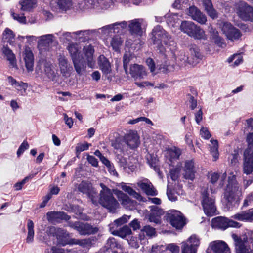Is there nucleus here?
Wrapping results in <instances>:
<instances>
[{
    "label": "nucleus",
    "instance_id": "1",
    "mask_svg": "<svg viewBox=\"0 0 253 253\" xmlns=\"http://www.w3.org/2000/svg\"><path fill=\"white\" fill-rule=\"evenodd\" d=\"M228 182L224 192V199L226 208L230 210L239 205L241 191L236 181V176L232 173L228 177Z\"/></svg>",
    "mask_w": 253,
    "mask_h": 253
},
{
    "label": "nucleus",
    "instance_id": "2",
    "mask_svg": "<svg viewBox=\"0 0 253 253\" xmlns=\"http://www.w3.org/2000/svg\"><path fill=\"white\" fill-rule=\"evenodd\" d=\"M151 39L154 45H156L157 50L162 54L164 55L165 48L163 43L168 47L171 46L169 49L174 51L176 47L175 42L172 40L171 37L169 33L160 25L154 28L152 32Z\"/></svg>",
    "mask_w": 253,
    "mask_h": 253
},
{
    "label": "nucleus",
    "instance_id": "3",
    "mask_svg": "<svg viewBox=\"0 0 253 253\" xmlns=\"http://www.w3.org/2000/svg\"><path fill=\"white\" fill-rule=\"evenodd\" d=\"M101 187L99 194L97 204L99 203L102 207L109 210L110 212L115 213L120 207V204L113 196L111 190L102 183H100Z\"/></svg>",
    "mask_w": 253,
    "mask_h": 253
},
{
    "label": "nucleus",
    "instance_id": "4",
    "mask_svg": "<svg viewBox=\"0 0 253 253\" xmlns=\"http://www.w3.org/2000/svg\"><path fill=\"white\" fill-rule=\"evenodd\" d=\"M248 147L244 152L243 171L247 175L253 172V132L249 133L246 138Z\"/></svg>",
    "mask_w": 253,
    "mask_h": 253
},
{
    "label": "nucleus",
    "instance_id": "5",
    "mask_svg": "<svg viewBox=\"0 0 253 253\" xmlns=\"http://www.w3.org/2000/svg\"><path fill=\"white\" fill-rule=\"evenodd\" d=\"M232 237L234 241L236 253H253V239L247 236H238L233 234Z\"/></svg>",
    "mask_w": 253,
    "mask_h": 253
},
{
    "label": "nucleus",
    "instance_id": "6",
    "mask_svg": "<svg viewBox=\"0 0 253 253\" xmlns=\"http://www.w3.org/2000/svg\"><path fill=\"white\" fill-rule=\"evenodd\" d=\"M69 226L76 230L81 235L85 236L94 234L98 231V228L93 227L88 223L82 222H69Z\"/></svg>",
    "mask_w": 253,
    "mask_h": 253
},
{
    "label": "nucleus",
    "instance_id": "7",
    "mask_svg": "<svg viewBox=\"0 0 253 253\" xmlns=\"http://www.w3.org/2000/svg\"><path fill=\"white\" fill-rule=\"evenodd\" d=\"M202 205L205 214L208 216H213L216 211L214 199L209 197V194L206 189L202 192Z\"/></svg>",
    "mask_w": 253,
    "mask_h": 253
},
{
    "label": "nucleus",
    "instance_id": "8",
    "mask_svg": "<svg viewBox=\"0 0 253 253\" xmlns=\"http://www.w3.org/2000/svg\"><path fill=\"white\" fill-rule=\"evenodd\" d=\"M168 218L170 224L176 229H181L186 224V219L179 211L171 210L168 213Z\"/></svg>",
    "mask_w": 253,
    "mask_h": 253
},
{
    "label": "nucleus",
    "instance_id": "9",
    "mask_svg": "<svg viewBox=\"0 0 253 253\" xmlns=\"http://www.w3.org/2000/svg\"><path fill=\"white\" fill-rule=\"evenodd\" d=\"M78 189L80 192L86 194L93 204L97 205V192L93 188L91 183L85 181H82L79 184Z\"/></svg>",
    "mask_w": 253,
    "mask_h": 253
},
{
    "label": "nucleus",
    "instance_id": "10",
    "mask_svg": "<svg viewBox=\"0 0 253 253\" xmlns=\"http://www.w3.org/2000/svg\"><path fill=\"white\" fill-rule=\"evenodd\" d=\"M92 31L90 30H81L75 32H64L62 34L61 39H66L67 42H71L72 40L79 41V42H84V41L88 38V35Z\"/></svg>",
    "mask_w": 253,
    "mask_h": 253
},
{
    "label": "nucleus",
    "instance_id": "11",
    "mask_svg": "<svg viewBox=\"0 0 253 253\" xmlns=\"http://www.w3.org/2000/svg\"><path fill=\"white\" fill-rule=\"evenodd\" d=\"M220 26L222 31L229 40H238L241 36L240 30L234 27L230 23L222 22Z\"/></svg>",
    "mask_w": 253,
    "mask_h": 253
},
{
    "label": "nucleus",
    "instance_id": "12",
    "mask_svg": "<svg viewBox=\"0 0 253 253\" xmlns=\"http://www.w3.org/2000/svg\"><path fill=\"white\" fill-rule=\"evenodd\" d=\"M128 73L135 81L144 79L148 74L144 66L136 63L130 65Z\"/></svg>",
    "mask_w": 253,
    "mask_h": 253
},
{
    "label": "nucleus",
    "instance_id": "13",
    "mask_svg": "<svg viewBox=\"0 0 253 253\" xmlns=\"http://www.w3.org/2000/svg\"><path fill=\"white\" fill-rule=\"evenodd\" d=\"M181 244L182 253H197L200 241L196 236L192 235L187 241L182 242Z\"/></svg>",
    "mask_w": 253,
    "mask_h": 253
},
{
    "label": "nucleus",
    "instance_id": "14",
    "mask_svg": "<svg viewBox=\"0 0 253 253\" xmlns=\"http://www.w3.org/2000/svg\"><path fill=\"white\" fill-rule=\"evenodd\" d=\"M57 61L62 75L66 78L70 76L73 71V67L67 58L64 54H60L58 56Z\"/></svg>",
    "mask_w": 253,
    "mask_h": 253
},
{
    "label": "nucleus",
    "instance_id": "15",
    "mask_svg": "<svg viewBox=\"0 0 253 253\" xmlns=\"http://www.w3.org/2000/svg\"><path fill=\"white\" fill-rule=\"evenodd\" d=\"M127 23L126 21H122L120 22H116L115 23L106 25L102 27L101 28L98 29V31L96 30H92V31L90 33H101L103 35H108L111 33L118 32L119 31L118 26H120L122 28H125L126 27Z\"/></svg>",
    "mask_w": 253,
    "mask_h": 253
},
{
    "label": "nucleus",
    "instance_id": "16",
    "mask_svg": "<svg viewBox=\"0 0 253 253\" xmlns=\"http://www.w3.org/2000/svg\"><path fill=\"white\" fill-rule=\"evenodd\" d=\"M129 149L137 148L140 144V138L135 131L130 130L123 137Z\"/></svg>",
    "mask_w": 253,
    "mask_h": 253
},
{
    "label": "nucleus",
    "instance_id": "17",
    "mask_svg": "<svg viewBox=\"0 0 253 253\" xmlns=\"http://www.w3.org/2000/svg\"><path fill=\"white\" fill-rule=\"evenodd\" d=\"M203 58V55L199 47L195 44L189 46V55L187 60L189 64L196 65Z\"/></svg>",
    "mask_w": 253,
    "mask_h": 253
},
{
    "label": "nucleus",
    "instance_id": "18",
    "mask_svg": "<svg viewBox=\"0 0 253 253\" xmlns=\"http://www.w3.org/2000/svg\"><path fill=\"white\" fill-rule=\"evenodd\" d=\"M110 142L111 146L116 150V152H120L124 155L127 154L128 146L123 137H116L114 139L111 140Z\"/></svg>",
    "mask_w": 253,
    "mask_h": 253
},
{
    "label": "nucleus",
    "instance_id": "19",
    "mask_svg": "<svg viewBox=\"0 0 253 253\" xmlns=\"http://www.w3.org/2000/svg\"><path fill=\"white\" fill-rule=\"evenodd\" d=\"M237 13L243 20L250 21L253 20V8L246 3L239 6Z\"/></svg>",
    "mask_w": 253,
    "mask_h": 253
},
{
    "label": "nucleus",
    "instance_id": "20",
    "mask_svg": "<svg viewBox=\"0 0 253 253\" xmlns=\"http://www.w3.org/2000/svg\"><path fill=\"white\" fill-rule=\"evenodd\" d=\"M47 219L49 222L55 224L62 220H69L71 217L63 211H52L46 213Z\"/></svg>",
    "mask_w": 253,
    "mask_h": 253
},
{
    "label": "nucleus",
    "instance_id": "21",
    "mask_svg": "<svg viewBox=\"0 0 253 253\" xmlns=\"http://www.w3.org/2000/svg\"><path fill=\"white\" fill-rule=\"evenodd\" d=\"M188 15L194 21L201 24L207 22L206 16L196 6H190L188 9Z\"/></svg>",
    "mask_w": 253,
    "mask_h": 253
},
{
    "label": "nucleus",
    "instance_id": "22",
    "mask_svg": "<svg viewBox=\"0 0 253 253\" xmlns=\"http://www.w3.org/2000/svg\"><path fill=\"white\" fill-rule=\"evenodd\" d=\"M210 246L214 253H230L228 245L223 241H215L211 242Z\"/></svg>",
    "mask_w": 253,
    "mask_h": 253
},
{
    "label": "nucleus",
    "instance_id": "23",
    "mask_svg": "<svg viewBox=\"0 0 253 253\" xmlns=\"http://www.w3.org/2000/svg\"><path fill=\"white\" fill-rule=\"evenodd\" d=\"M137 185L147 195L154 196H156L158 194L157 191L155 189L151 182H150L148 179L138 182Z\"/></svg>",
    "mask_w": 253,
    "mask_h": 253
},
{
    "label": "nucleus",
    "instance_id": "24",
    "mask_svg": "<svg viewBox=\"0 0 253 253\" xmlns=\"http://www.w3.org/2000/svg\"><path fill=\"white\" fill-rule=\"evenodd\" d=\"M150 211L151 212L149 215V221L156 224H160V216L164 213L163 210L157 206H152L150 207Z\"/></svg>",
    "mask_w": 253,
    "mask_h": 253
},
{
    "label": "nucleus",
    "instance_id": "25",
    "mask_svg": "<svg viewBox=\"0 0 253 253\" xmlns=\"http://www.w3.org/2000/svg\"><path fill=\"white\" fill-rule=\"evenodd\" d=\"M184 171V176L185 179L191 180L194 179L196 170L194 167V163L192 160L185 161Z\"/></svg>",
    "mask_w": 253,
    "mask_h": 253
},
{
    "label": "nucleus",
    "instance_id": "26",
    "mask_svg": "<svg viewBox=\"0 0 253 253\" xmlns=\"http://www.w3.org/2000/svg\"><path fill=\"white\" fill-rule=\"evenodd\" d=\"M115 194L124 208L131 209L134 207L135 202L130 199L126 194L119 190L117 191Z\"/></svg>",
    "mask_w": 253,
    "mask_h": 253
},
{
    "label": "nucleus",
    "instance_id": "27",
    "mask_svg": "<svg viewBox=\"0 0 253 253\" xmlns=\"http://www.w3.org/2000/svg\"><path fill=\"white\" fill-rule=\"evenodd\" d=\"M83 52L84 54L88 66L91 68H93L95 64V60L93 58V54L94 53L93 47L91 45L84 46L83 48Z\"/></svg>",
    "mask_w": 253,
    "mask_h": 253
},
{
    "label": "nucleus",
    "instance_id": "28",
    "mask_svg": "<svg viewBox=\"0 0 253 253\" xmlns=\"http://www.w3.org/2000/svg\"><path fill=\"white\" fill-rule=\"evenodd\" d=\"M143 21L142 19H135L129 22V31L132 35H140L142 34L141 23Z\"/></svg>",
    "mask_w": 253,
    "mask_h": 253
},
{
    "label": "nucleus",
    "instance_id": "29",
    "mask_svg": "<svg viewBox=\"0 0 253 253\" xmlns=\"http://www.w3.org/2000/svg\"><path fill=\"white\" fill-rule=\"evenodd\" d=\"M96 241L95 237H90L83 239H72L70 242L72 244L79 245L83 248H88L92 246Z\"/></svg>",
    "mask_w": 253,
    "mask_h": 253
},
{
    "label": "nucleus",
    "instance_id": "30",
    "mask_svg": "<svg viewBox=\"0 0 253 253\" xmlns=\"http://www.w3.org/2000/svg\"><path fill=\"white\" fill-rule=\"evenodd\" d=\"M212 226L215 228L225 230L229 227V220L224 217L218 216L213 218Z\"/></svg>",
    "mask_w": 253,
    "mask_h": 253
},
{
    "label": "nucleus",
    "instance_id": "31",
    "mask_svg": "<svg viewBox=\"0 0 253 253\" xmlns=\"http://www.w3.org/2000/svg\"><path fill=\"white\" fill-rule=\"evenodd\" d=\"M23 56L27 70L29 72L32 71L34 66V56L32 52L29 48H26Z\"/></svg>",
    "mask_w": 253,
    "mask_h": 253
},
{
    "label": "nucleus",
    "instance_id": "32",
    "mask_svg": "<svg viewBox=\"0 0 253 253\" xmlns=\"http://www.w3.org/2000/svg\"><path fill=\"white\" fill-rule=\"evenodd\" d=\"M98 63L100 69L103 74L108 75L111 72V65L108 60L103 55L99 56L98 59Z\"/></svg>",
    "mask_w": 253,
    "mask_h": 253
},
{
    "label": "nucleus",
    "instance_id": "33",
    "mask_svg": "<svg viewBox=\"0 0 253 253\" xmlns=\"http://www.w3.org/2000/svg\"><path fill=\"white\" fill-rule=\"evenodd\" d=\"M1 50L7 60L9 62L11 66L13 68H17L16 57L12 51L7 45H4Z\"/></svg>",
    "mask_w": 253,
    "mask_h": 253
},
{
    "label": "nucleus",
    "instance_id": "34",
    "mask_svg": "<svg viewBox=\"0 0 253 253\" xmlns=\"http://www.w3.org/2000/svg\"><path fill=\"white\" fill-rule=\"evenodd\" d=\"M202 5L208 15L212 19L217 18L216 11L213 8L211 0H202Z\"/></svg>",
    "mask_w": 253,
    "mask_h": 253
},
{
    "label": "nucleus",
    "instance_id": "35",
    "mask_svg": "<svg viewBox=\"0 0 253 253\" xmlns=\"http://www.w3.org/2000/svg\"><path fill=\"white\" fill-rule=\"evenodd\" d=\"M233 218L239 221H249L253 220V208L249 210L242 211L235 214Z\"/></svg>",
    "mask_w": 253,
    "mask_h": 253
},
{
    "label": "nucleus",
    "instance_id": "36",
    "mask_svg": "<svg viewBox=\"0 0 253 253\" xmlns=\"http://www.w3.org/2000/svg\"><path fill=\"white\" fill-rule=\"evenodd\" d=\"M75 71L78 74L81 75L86 71L87 62L83 58H80L73 61Z\"/></svg>",
    "mask_w": 253,
    "mask_h": 253
},
{
    "label": "nucleus",
    "instance_id": "37",
    "mask_svg": "<svg viewBox=\"0 0 253 253\" xmlns=\"http://www.w3.org/2000/svg\"><path fill=\"white\" fill-rule=\"evenodd\" d=\"M196 25V24L192 21H184L181 23L180 29L182 32L190 36L191 34H192L193 28H194Z\"/></svg>",
    "mask_w": 253,
    "mask_h": 253
},
{
    "label": "nucleus",
    "instance_id": "38",
    "mask_svg": "<svg viewBox=\"0 0 253 253\" xmlns=\"http://www.w3.org/2000/svg\"><path fill=\"white\" fill-rule=\"evenodd\" d=\"M15 34L9 28H6L2 34V39L11 45H14Z\"/></svg>",
    "mask_w": 253,
    "mask_h": 253
},
{
    "label": "nucleus",
    "instance_id": "39",
    "mask_svg": "<svg viewBox=\"0 0 253 253\" xmlns=\"http://www.w3.org/2000/svg\"><path fill=\"white\" fill-rule=\"evenodd\" d=\"M190 37L197 40L207 39V36L205 31L197 25L194 28H193L192 34H191Z\"/></svg>",
    "mask_w": 253,
    "mask_h": 253
},
{
    "label": "nucleus",
    "instance_id": "40",
    "mask_svg": "<svg viewBox=\"0 0 253 253\" xmlns=\"http://www.w3.org/2000/svg\"><path fill=\"white\" fill-rule=\"evenodd\" d=\"M44 72L49 79L52 81L56 80L57 73L52 69V65L51 63L46 62L44 63Z\"/></svg>",
    "mask_w": 253,
    "mask_h": 253
},
{
    "label": "nucleus",
    "instance_id": "41",
    "mask_svg": "<svg viewBox=\"0 0 253 253\" xmlns=\"http://www.w3.org/2000/svg\"><path fill=\"white\" fill-rule=\"evenodd\" d=\"M121 188L126 192L129 194L130 196H132L134 198L140 201H143L142 196L138 193L136 192L131 187L129 186L126 185L124 183L121 184Z\"/></svg>",
    "mask_w": 253,
    "mask_h": 253
},
{
    "label": "nucleus",
    "instance_id": "42",
    "mask_svg": "<svg viewBox=\"0 0 253 253\" xmlns=\"http://www.w3.org/2000/svg\"><path fill=\"white\" fill-rule=\"evenodd\" d=\"M37 3V0H21L19 4L23 11H30Z\"/></svg>",
    "mask_w": 253,
    "mask_h": 253
},
{
    "label": "nucleus",
    "instance_id": "43",
    "mask_svg": "<svg viewBox=\"0 0 253 253\" xmlns=\"http://www.w3.org/2000/svg\"><path fill=\"white\" fill-rule=\"evenodd\" d=\"M67 49L70 54L72 61L80 58V52L77 44H69Z\"/></svg>",
    "mask_w": 253,
    "mask_h": 253
},
{
    "label": "nucleus",
    "instance_id": "44",
    "mask_svg": "<svg viewBox=\"0 0 253 253\" xmlns=\"http://www.w3.org/2000/svg\"><path fill=\"white\" fill-rule=\"evenodd\" d=\"M34 224L33 222L31 220L29 219L27 222L28 234L26 238V242L27 243H30L33 242L34 236Z\"/></svg>",
    "mask_w": 253,
    "mask_h": 253
},
{
    "label": "nucleus",
    "instance_id": "45",
    "mask_svg": "<svg viewBox=\"0 0 253 253\" xmlns=\"http://www.w3.org/2000/svg\"><path fill=\"white\" fill-rule=\"evenodd\" d=\"M134 58V55L130 53H126L123 57V68L126 74H128V66L130 62Z\"/></svg>",
    "mask_w": 253,
    "mask_h": 253
},
{
    "label": "nucleus",
    "instance_id": "46",
    "mask_svg": "<svg viewBox=\"0 0 253 253\" xmlns=\"http://www.w3.org/2000/svg\"><path fill=\"white\" fill-rule=\"evenodd\" d=\"M210 142L211 145H210L211 152L214 158V161H216L219 156L218 141L217 140L211 139Z\"/></svg>",
    "mask_w": 253,
    "mask_h": 253
},
{
    "label": "nucleus",
    "instance_id": "47",
    "mask_svg": "<svg viewBox=\"0 0 253 253\" xmlns=\"http://www.w3.org/2000/svg\"><path fill=\"white\" fill-rule=\"evenodd\" d=\"M57 5L60 9L67 10L73 5V0H57Z\"/></svg>",
    "mask_w": 253,
    "mask_h": 253
},
{
    "label": "nucleus",
    "instance_id": "48",
    "mask_svg": "<svg viewBox=\"0 0 253 253\" xmlns=\"http://www.w3.org/2000/svg\"><path fill=\"white\" fill-rule=\"evenodd\" d=\"M131 233V230L129 227L124 226L118 230L116 231V233L114 234L124 238L126 236L130 235Z\"/></svg>",
    "mask_w": 253,
    "mask_h": 253
},
{
    "label": "nucleus",
    "instance_id": "49",
    "mask_svg": "<svg viewBox=\"0 0 253 253\" xmlns=\"http://www.w3.org/2000/svg\"><path fill=\"white\" fill-rule=\"evenodd\" d=\"M211 36L212 41L219 47H223L225 43L224 40L219 36L218 33L217 32L213 31Z\"/></svg>",
    "mask_w": 253,
    "mask_h": 253
},
{
    "label": "nucleus",
    "instance_id": "50",
    "mask_svg": "<svg viewBox=\"0 0 253 253\" xmlns=\"http://www.w3.org/2000/svg\"><path fill=\"white\" fill-rule=\"evenodd\" d=\"M122 43V41L121 38L118 36L114 37L111 41V45L113 49L115 51H117L119 49V47Z\"/></svg>",
    "mask_w": 253,
    "mask_h": 253
},
{
    "label": "nucleus",
    "instance_id": "51",
    "mask_svg": "<svg viewBox=\"0 0 253 253\" xmlns=\"http://www.w3.org/2000/svg\"><path fill=\"white\" fill-rule=\"evenodd\" d=\"M239 158L238 150H235L234 152L231 154L228 157L230 164L232 166H235L238 163Z\"/></svg>",
    "mask_w": 253,
    "mask_h": 253
},
{
    "label": "nucleus",
    "instance_id": "52",
    "mask_svg": "<svg viewBox=\"0 0 253 253\" xmlns=\"http://www.w3.org/2000/svg\"><path fill=\"white\" fill-rule=\"evenodd\" d=\"M106 247L109 249H113L115 248H120L121 245L118 244L117 240L114 238H110L107 241Z\"/></svg>",
    "mask_w": 253,
    "mask_h": 253
},
{
    "label": "nucleus",
    "instance_id": "53",
    "mask_svg": "<svg viewBox=\"0 0 253 253\" xmlns=\"http://www.w3.org/2000/svg\"><path fill=\"white\" fill-rule=\"evenodd\" d=\"M53 35L52 34H47L41 36L39 37L40 42L41 43L49 44L53 42Z\"/></svg>",
    "mask_w": 253,
    "mask_h": 253
},
{
    "label": "nucleus",
    "instance_id": "54",
    "mask_svg": "<svg viewBox=\"0 0 253 253\" xmlns=\"http://www.w3.org/2000/svg\"><path fill=\"white\" fill-rule=\"evenodd\" d=\"M28 85L27 83L23 82H18L14 86L18 91H20L21 94L25 93L28 88Z\"/></svg>",
    "mask_w": 253,
    "mask_h": 253
},
{
    "label": "nucleus",
    "instance_id": "55",
    "mask_svg": "<svg viewBox=\"0 0 253 253\" xmlns=\"http://www.w3.org/2000/svg\"><path fill=\"white\" fill-rule=\"evenodd\" d=\"M190 0H176L173 4V6L177 9L185 7Z\"/></svg>",
    "mask_w": 253,
    "mask_h": 253
},
{
    "label": "nucleus",
    "instance_id": "56",
    "mask_svg": "<svg viewBox=\"0 0 253 253\" xmlns=\"http://www.w3.org/2000/svg\"><path fill=\"white\" fill-rule=\"evenodd\" d=\"M91 144L87 142L84 143H78L76 147V151L77 153H80L81 152L88 150Z\"/></svg>",
    "mask_w": 253,
    "mask_h": 253
},
{
    "label": "nucleus",
    "instance_id": "57",
    "mask_svg": "<svg viewBox=\"0 0 253 253\" xmlns=\"http://www.w3.org/2000/svg\"><path fill=\"white\" fill-rule=\"evenodd\" d=\"M116 160L121 167H122L123 169L126 168L127 162L126 158L121 155L117 154L116 156Z\"/></svg>",
    "mask_w": 253,
    "mask_h": 253
},
{
    "label": "nucleus",
    "instance_id": "58",
    "mask_svg": "<svg viewBox=\"0 0 253 253\" xmlns=\"http://www.w3.org/2000/svg\"><path fill=\"white\" fill-rule=\"evenodd\" d=\"M181 154L180 149L175 148L173 150H171L169 151V156L170 161L173 160L178 159Z\"/></svg>",
    "mask_w": 253,
    "mask_h": 253
},
{
    "label": "nucleus",
    "instance_id": "59",
    "mask_svg": "<svg viewBox=\"0 0 253 253\" xmlns=\"http://www.w3.org/2000/svg\"><path fill=\"white\" fill-rule=\"evenodd\" d=\"M142 231L146 233L147 236L150 237L154 235L156 233L155 229L149 225L144 226Z\"/></svg>",
    "mask_w": 253,
    "mask_h": 253
},
{
    "label": "nucleus",
    "instance_id": "60",
    "mask_svg": "<svg viewBox=\"0 0 253 253\" xmlns=\"http://www.w3.org/2000/svg\"><path fill=\"white\" fill-rule=\"evenodd\" d=\"M29 148V144L26 141H24L20 145L17 151V155L18 157H19L24 151Z\"/></svg>",
    "mask_w": 253,
    "mask_h": 253
},
{
    "label": "nucleus",
    "instance_id": "61",
    "mask_svg": "<svg viewBox=\"0 0 253 253\" xmlns=\"http://www.w3.org/2000/svg\"><path fill=\"white\" fill-rule=\"evenodd\" d=\"M179 173V169L178 168H174L171 169L169 171V177L173 181L177 179Z\"/></svg>",
    "mask_w": 253,
    "mask_h": 253
},
{
    "label": "nucleus",
    "instance_id": "62",
    "mask_svg": "<svg viewBox=\"0 0 253 253\" xmlns=\"http://www.w3.org/2000/svg\"><path fill=\"white\" fill-rule=\"evenodd\" d=\"M200 134L205 139H209L211 137V134L206 127H202L200 130Z\"/></svg>",
    "mask_w": 253,
    "mask_h": 253
},
{
    "label": "nucleus",
    "instance_id": "63",
    "mask_svg": "<svg viewBox=\"0 0 253 253\" xmlns=\"http://www.w3.org/2000/svg\"><path fill=\"white\" fill-rule=\"evenodd\" d=\"M167 249L170 251L172 253H178L179 252V247L174 244H169Z\"/></svg>",
    "mask_w": 253,
    "mask_h": 253
},
{
    "label": "nucleus",
    "instance_id": "64",
    "mask_svg": "<svg viewBox=\"0 0 253 253\" xmlns=\"http://www.w3.org/2000/svg\"><path fill=\"white\" fill-rule=\"evenodd\" d=\"M164 249L163 245H154L152 247L151 253H161L164 251Z\"/></svg>",
    "mask_w": 253,
    "mask_h": 253
}]
</instances>
